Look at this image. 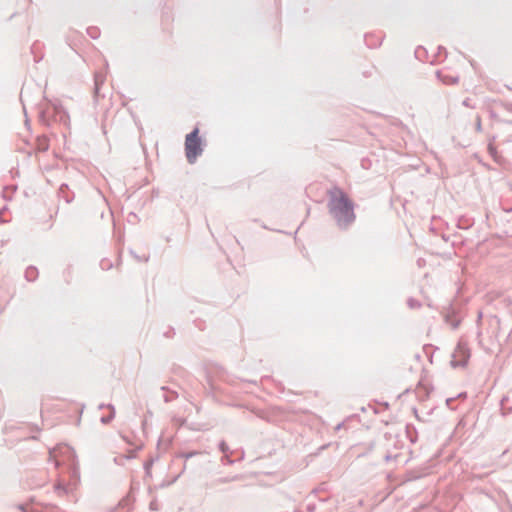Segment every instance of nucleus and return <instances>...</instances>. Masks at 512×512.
<instances>
[{
  "instance_id": "obj_2",
  "label": "nucleus",
  "mask_w": 512,
  "mask_h": 512,
  "mask_svg": "<svg viewBox=\"0 0 512 512\" xmlns=\"http://www.w3.org/2000/svg\"><path fill=\"white\" fill-rule=\"evenodd\" d=\"M198 134L199 129L195 128L190 134L186 136L185 151L189 163H194L196 158L202 153L201 141Z\"/></svg>"
},
{
  "instance_id": "obj_1",
  "label": "nucleus",
  "mask_w": 512,
  "mask_h": 512,
  "mask_svg": "<svg viewBox=\"0 0 512 512\" xmlns=\"http://www.w3.org/2000/svg\"><path fill=\"white\" fill-rule=\"evenodd\" d=\"M329 209L338 222L343 224L351 223L355 216L353 212V204L346 194L334 188L330 191Z\"/></svg>"
},
{
  "instance_id": "obj_5",
  "label": "nucleus",
  "mask_w": 512,
  "mask_h": 512,
  "mask_svg": "<svg viewBox=\"0 0 512 512\" xmlns=\"http://www.w3.org/2000/svg\"><path fill=\"white\" fill-rule=\"evenodd\" d=\"M39 147H40L42 150H46V149H47L48 144H47L46 139H43V140H40V139H39Z\"/></svg>"
},
{
  "instance_id": "obj_3",
  "label": "nucleus",
  "mask_w": 512,
  "mask_h": 512,
  "mask_svg": "<svg viewBox=\"0 0 512 512\" xmlns=\"http://www.w3.org/2000/svg\"><path fill=\"white\" fill-rule=\"evenodd\" d=\"M469 356V351L465 347L458 346L453 353L451 363L454 367L463 366L467 363Z\"/></svg>"
},
{
  "instance_id": "obj_4",
  "label": "nucleus",
  "mask_w": 512,
  "mask_h": 512,
  "mask_svg": "<svg viewBox=\"0 0 512 512\" xmlns=\"http://www.w3.org/2000/svg\"><path fill=\"white\" fill-rule=\"evenodd\" d=\"M442 81L445 84L452 85L456 84L459 81V77H453V76H443Z\"/></svg>"
}]
</instances>
